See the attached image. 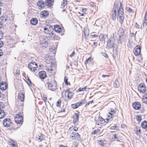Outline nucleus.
<instances>
[{
    "label": "nucleus",
    "mask_w": 147,
    "mask_h": 147,
    "mask_svg": "<svg viewBox=\"0 0 147 147\" xmlns=\"http://www.w3.org/2000/svg\"><path fill=\"white\" fill-rule=\"evenodd\" d=\"M119 3L118 2H115L114 4V6L113 8V11L112 15V18L113 20H115L117 16V11L118 12L119 22L122 24L124 21V15L123 9L122 7V3H120V6L118 8Z\"/></svg>",
    "instance_id": "nucleus-1"
},
{
    "label": "nucleus",
    "mask_w": 147,
    "mask_h": 147,
    "mask_svg": "<svg viewBox=\"0 0 147 147\" xmlns=\"http://www.w3.org/2000/svg\"><path fill=\"white\" fill-rule=\"evenodd\" d=\"M52 30L53 28L51 26L49 25H47L44 27V32L47 34H50L52 37L55 39V35L51 31Z\"/></svg>",
    "instance_id": "nucleus-2"
},
{
    "label": "nucleus",
    "mask_w": 147,
    "mask_h": 147,
    "mask_svg": "<svg viewBox=\"0 0 147 147\" xmlns=\"http://www.w3.org/2000/svg\"><path fill=\"white\" fill-rule=\"evenodd\" d=\"M21 113L17 114L15 118V122L17 124H22L23 122V117Z\"/></svg>",
    "instance_id": "nucleus-3"
},
{
    "label": "nucleus",
    "mask_w": 147,
    "mask_h": 147,
    "mask_svg": "<svg viewBox=\"0 0 147 147\" xmlns=\"http://www.w3.org/2000/svg\"><path fill=\"white\" fill-rule=\"evenodd\" d=\"M49 89L54 91L57 89V83L55 81L52 83L48 82L47 83Z\"/></svg>",
    "instance_id": "nucleus-4"
},
{
    "label": "nucleus",
    "mask_w": 147,
    "mask_h": 147,
    "mask_svg": "<svg viewBox=\"0 0 147 147\" xmlns=\"http://www.w3.org/2000/svg\"><path fill=\"white\" fill-rule=\"evenodd\" d=\"M37 64L34 62H30L28 65V68L31 71H35L37 67Z\"/></svg>",
    "instance_id": "nucleus-5"
},
{
    "label": "nucleus",
    "mask_w": 147,
    "mask_h": 147,
    "mask_svg": "<svg viewBox=\"0 0 147 147\" xmlns=\"http://www.w3.org/2000/svg\"><path fill=\"white\" fill-rule=\"evenodd\" d=\"M109 111H110V112H109L107 114V116L108 117V118L107 119V121H109V120L112 118L113 115L115 113V109L111 108H110V110Z\"/></svg>",
    "instance_id": "nucleus-6"
},
{
    "label": "nucleus",
    "mask_w": 147,
    "mask_h": 147,
    "mask_svg": "<svg viewBox=\"0 0 147 147\" xmlns=\"http://www.w3.org/2000/svg\"><path fill=\"white\" fill-rule=\"evenodd\" d=\"M113 39V38H110L107 42V48L108 49H110L112 47L115 45Z\"/></svg>",
    "instance_id": "nucleus-7"
},
{
    "label": "nucleus",
    "mask_w": 147,
    "mask_h": 147,
    "mask_svg": "<svg viewBox=\"0 0 147 147\" xmlns=\"http://www.w3.org/2000/svg\"><path fill=\"white\" fill-rule=\"evenodd\" d=\"M141 47L139 46H136L134 49V53L136 56L140 55L141 51Z\"/></svg>",
    "instance_id": "nucleus-8"
},
{
    "label": "nucleus",
    "mask_w": 147,
    "mask_h": 147,
    "mask_svg": "<svg viewBox=\"0 0 147 147\" xmlns=\"http://www.w3.org/2000/svg\"><path fill=\"white\" fill-rule=\"evenodd\" d=\"M3 124L5 127H8L11 124V121L10 119H5L3 121Z\"/></svg>",
    "instance_id": "nucleus-9"
},
{
    "label": "nucleus",
    "mask_w": 147,
    "mask_h": 147,
    "mask_svg": "<svg viewBox=\"0 0 147 147\" xmlns=\"http://www.w3.org/2000/svg\"><path fill=\"white\" fill-rule=\"evenodd\" d=\"M138 90L141 93H144L146 90L145 84H140L138 87Z\"/></svg>",
    "instance_id": "nucleus-10"
},
{
    "label": "nucleus",
    "mask_w": 147,
    "mask_h": 147,
    "mask_svg": "<svg viewBox=\"0 0 147 147\" xmlns=\"http://www.w3.org/2000/svg\"><path fill=\"white\" fill-rule=\"evenodd\" d=\"M7 87V84L5 82H1L0 84V88L2 90H5Z\"/></svg>",
    "instance_id": "nucleus-11"
},
{
    "label": "nucleus",
    "mask_w": 147,
    "mask_h": 147,
    "mask_svg": "<svg viewBox=\"0 0 147 147\" xmlns=\"http://www.w3.org/2000/svg\"><path fill=\"white\" fill-rule=\"evenodd\" d=\"M133 107L136 110L140 109L141 107V105L140 102H134L132 105Z\"/></svg>",
    "instance_id": "nucleus-12"
},
{
    "label": "nucleus",
    "mask_w": 147,
    "mask_h": 147,
    "mask_svg": "<svg viewBox=\"0 0 147 147\" xmlns=\"http://www.w3.org/2000/svg\"><path fill=\"white\" fill-rule=\"evenodd\" d=\"M119 36V38L118 39V44H121L124 41L126 38V36L125 35H122V36Z\"/></svg>",
    "instance_id": "nucleus-13"
},
{
    "label": "nucleus",
    "mask_w": 147,
    "mask_h": 147,
    "mask_svg": "<svg viewBox=\"0 0 147 147\" xmlns=\"http://www.w3.org/2000/svg\"><path fill=\"white\" fill-rule=\"evenodd\" d=\"M39 77L41 79H44L47 76L46 72L44 71H42L39 72Z\"/></svg>",
    "instance_id": "nucleus-14"
},
{
    "label": "nucleus",
    "mask_w": 147,
    "mask_h": 147,
    "mask_svg": "<svg viewBox=\"0 0 147 147\" xmlns=\"http://www.w3.org/2000/svg\"><path fill=\"white\" fill-rule=\"evenodd\" d=\"M3 107H0V119H2L4 118L5 115V113L4 111L2 110Z\"/></svg>",
    "instance_id": "nucleus-15"
},
{
    "label": "nucleus",
    "mask_w": 147,
    "mask_h": 147,
    "mask_svg": "<svg viewBox=\"0 0 147 147\" xmlns=\"http://www.w3.org/2000/svg\"><path fill=\"white\" fill-rule=\"evenodd\" d=\"M24 94L22 92L19 93L18 95V98L19 100H20L21 102H23L24 100Z\"/></svg>",
    "instance_id": "nucleus-16"
},
{
    "label": "nucleus",
    "mask_w": 147,
    "mask_h": 147,
    "mask_svg": "<svg viewBox=\"0 0 147 147\" xmlns=\"http://www.w3.org/2000/svg\"><path fill=\"white\" fill-rule=\"evenodd\" d=\"M40 15L41 17L45 18L49 15V13L47 11H44L41 12Z\"/></svg>",
    "instance_id": "nucleus-17"
},
{
    "label": "nucleus",
    "mask_w": 147,
    "mask_h": 147,
    "mask_svg": "<svg viewBox=\"0 0 147 147\" xmlns=\"http://www.w3.org/2000/svg\"><path fill=\"white\" fill-rule=\"evenodd\" d=\"M45 3L47 6H51L53 5V0H46Z\"/></svg>",
    "instance_id": "nucleus-18"
},
{
    "label": "nucleus",
    "mask_w": 147,
    "mask_h": 147,
    "mask_svg": "<svg viewBox=\"0 0 147 147\" xmlns=\"http://www.w3.org/2000/svg\"><path fill=\"white\" fill-rule=\"evenodd\" d=\"M79 115L78 114L75 113L74 116L73 122L75 123L77 122L79 120Z\"/></svg>",
    "instance_id": "nucleus-19"
},
{
    "label": "nucleus",
    "mask_w": 147,
    "mask_h": 147,
    "mask_svg": "<svg viewBox=\"0 0 147 147\" xmlns=\"http://www.w3.org/2000/svg\"><path fill=\"white\" fill-rule=\"evenodd\" d=\"M112 47L113 48V53L117 55L118 47L117 46V45L115 44L113 47Z\"/></svg>",
    "instance_id": "nucleus-20"
},
{
    "label": "nucleus",
    "mask_w": 147,
    "mask_h": 147,
    "mask_svg": "<svg viewBox=\"0 0 147 147\" xmlns=\"http://www.w3.org/2000/svg\"><path fill=\"white\" fill-rule=\"evenodd\" d=\"M124 30L122 28H119L118 31V36L124 35Z\"/></svg>",
    "instance_id": "nucleus-21"
},
{
    "label": "nucleus",
    "mask_w": 147,
    "mask_h": 147,
    "mask_svg": "<svg viewBox=\"0 0 147 147\" xmlns=\"http://www.w3.org/2000/svg\"><path fill=\"white\" fill-rule=\"evenodd\" d=\"M54 30L55 32L57 33H60L61 32V28L58 25L55 26Z\"/></svg>",
    "instance_id": "nucleus-22"
},
{
    "label": "nucleus",
    "mask_w": 147,
    "mask_h": 147,
    "mask_svg": "<svg viewBox=\"0 0 147 147\" xmlns=\"http://www.w3.org/2000/svg\"><path fill=\"white\" fill-rule=\"evenodd\" d=\"M31 24L33 25H35L38 23V21L36 18H33L30 21Z\"/></svg>",
    "instance_id": "nucleus-23"
},
{
    "label": "nucleus",
    "mask_w": 147,
    "mask_h": 147,
    "mask_svg": "<svg viewBox=\"0 0 147 147\" xmlns=\"http://www.w3.org/2000/svg\"><path fill=\"white\" fill-rule=\"evenodd\" d=\"M135 130L137 135H139L141 134V130L139 127L136 126Z\"/></svg>",
    "instance_id": "nucleus-24"
},
{
    "label": "nucleus",
    "mask_w": 147,
    "mask_h": 147,
    "mask_svg": "<svg viewBox=\"0 0 147 147\" xmlns=\"http://www.w3.org/2000/svg\"><path fill=\"white\" fill-rule=\"evenodd\" d=\"M98 144L101 146H103L106 144V142L104 140H98Z\"/></svg>",
    "instance_id": "nucleus-25"
},
{
    "label": "nucleus",
    "mask_w": 147,
    "mask_h": 147,
    "mask_svg": "<svg viewBox=\"0 0 147 147\" xmlns=\"http://www.w3.org/2000/svg\"><path fill=\"white\" fill-rule=\"evenodd\" d=\"M67 0H63L61 7L62 8H63L67 5Z\"/></svg>",
    "instance_id": "nucleus-26"
},
{
    "label": "nucleus",
    "mask_w": 147,
    "mask_h": 147,
    "mask_svg": "<svg viewBox=\"0 0 147 147\" xmlns=\"http://www.w3.org/2000/svg\"><path fill=\"white\" fill-rule=\"evenodd\" d=\"M141 125L143 128H147V122L146 121H144L142 123Z\"/></svg>",
    "instance_id": "nucleus-27"
},
{
    "label": "nucleus",
    "mask_w": 147,
    "mask_h": 147,
    "mask_svg": "<svg viewBox=\"0 0 147 147\" xmlns=\"http://www.w3.org/2000/svg\"><path fill=\"white\" fill-rule=\"evenodd\" d=\"M99 39L100 41L102 42H105V38L104 35L103 34H100L99 36Z\"/></svg>",
    "instance_id": "nucleus-28"
},
{
    "label": "nucleus",
    "mask_w": 147,
    "mask_h": 147,
    "mask_svg": "<svg viewBox=\"0 0 147 147\" xmlns=\"http://www.w3.org/2000/svg\"><path fill=\"white\" fill-rule=\"evenodd\" d=\"M142 102L144 103L147 104V94H145L143 97Z\"/></svg>",
    "instance_id": "nucleus-29"
},
{
    "label": "nucleus",
    "mask_w": 147,
    "mask_h": 147,
    "mask_svg": "<svg viewBox=\"0 0 147 147\" xmlns=\"http://www.w3.org/2000/svg\"><path fill=\"white\" fill-rule=\"evenodd\" d=\"M113 86L115 88H118L119 86V84L118 82V80H116L115 81L114 84Z\"/></svg>",
    "instance_id": "nucleus-30"
},
{
    "label": "nucleus",
    "mask_w": 147,
    "mask_h": 147,
    "mask_svg": "<svg viewBox=\"0 0 147 147\" xmlns=\"http://www.w3.org/2000/svg\"><path fill=\"white\" fill-rule=\"evenodd\" d=\"M90 36L92 38L93 40H96L98 37V36L96 34L94 35H90Z\"/></svg>",
    "instance_id": "nucleus-31"
},
{
    "label": "nucleus",
    "mask_w": 147,
    "mask_h": 147,
    "mask_svg": "<svg viewBox=\"0 0 147 147\" xmlns=\"http://www.w3.org/2000/svg\"><path fill=\"white\" fill-rule=\"evenodd\" d=\"M79 106L80 105H79L78 103H77L75 104H72L71 105V107L74 109H76L78 108Z\"/></svg>",
    "instance_id": "nucleus-32"
},
{
    "label": "nucleus",
    "mask_w": 147,
    "mask_h": 147,
    "mask_svg": "<svg viewBox=\"0 0 147 147\" xmlns=\"http://www.w3.org/2000/svg\"><path fill=\"white\" fill-rule=\"evenodd\" d=\"M13 143L11 145V147H18L17 142L12 141Z\"/></svg>",
    "instance_id": "nucleus-33"
},
{
    "label": "nucleus",
    "mask_w": 147,
    "mask_h": 147,
    "mask_svg": "<svg viewBox=\"0 0 147 147\" xmlns=\"http://www.w3.org/2000/svg\"><path fill=\"white\" fill-rule=\"evenodd\" d=\"M73 95V93L71 92H69V93H68L67 95L69 99L70 100L72 98Z\"/></svg>",
    "instance_id": "nucleus-34"
},
{
    "label": "nucleus",
    "mask_w": 147,
    "mask_h": 147,
    "mask_svg": "<svg viewBox=\"0 0 147 147\" xmlns=\"http://www.w3.org/2000/svg\"><path fill=\"white\" fill-rule=\"evenodd\" d=\"M141 117L140 115H138L136 116V119L138 122H140L141 120Z\"/></svg>",
    "instance_id": "nucleus-35"
},
{
    "label": "nucleus",
    "mask_w": 147,
    "mask_h": 147,
    "mask_svg": "<svg viewBox=\"0 0 147 147\" xmlns=\"http://www.w3.org/2000/svg\"><path fill=\"white\" fill-rule=\"evenodd\" d=\"M46 5L45 3L42 4L41 5H37L38 7V8L39 9H43L45 7V5Z\"/></svg>",
    "instance_id": "nucleus-36"
},
{
    "label": "nucleus",
    "mask_w": 147,
    "mask_h": 147,
    "mask_svg": "<svg viewBox=\"0 0 147 147\" xmlns=\"http://www.w3.org/2000/svg\"><path fill=\"white\" fill-rule=\"evenodd\" d=\"M110 129L112 130H118L119 127L116 126H115L111 127Z\"/></svg>",
    "instance_id": "nucleus-37"
},
{
    "label": "nucleus",
    "mask_w": 147,
    "mask_h": 147,
    "mask_svg": "<svg viewBox=\"0 0 147 147\" xmlns=\"http://www.w3.org/2000/svg\"><path fill=\"white\" fill-rule=\"evenodd\" d=\"M43 136L44 135L43 134H41L40 136H39V137L38 139L37 140L39 142L42 141L43 139Z\"/></svg>",
    "instance_id": "nucleus-38"
},
{
    "label": "nucleus",
    "mask_w": 147,
    "mask_h": 147,
    "mask_svg": "<svg viewBox=\"0 0 147 147\" xmlns=\"http://www.w3.org/2000/svg\"><path fill=\"white\" fill-rule=\"evenodd\" d=\"M86 88V87H84V88H79L78 91L80 92L84 91L85 90V89Z\"/></svg>",
    "instance_id": "nucleus-39"
},
{
    "label": "nucleus",
    "mask_w": 147,
    "mask_h": 147,
    "mask_svg": "<svg viewBox=\"0 0 147 147\" xmlns=\"http://www.w3.org/2000/svg\"><path fill=\"white\" fill-rule=\"evenodd\" d=\"M75 138H77L78 139L79 138H80V135L77 133L75 132Z\"/></svg>",
    "instance_id": "nucleus-40"
},
{
    "label": "nucleus",
    "mask_w": 147,
    "mask_h": 147,
    "mask_svg": "<svg viewBox=\"0 0 147 147\" xmlns=\"http://www.w3.org/2000/svg\"><path fill=\"white\" fill-rule=\"evenodd\" d=\"M78 103H79V105H80V106L82 105L83 104H85V100H82L80 102Z\"/></svg>",
    "instance_id": "nucleus-41"
},
{
    "label": "nucleus",
    "mask_w": 147,
    "mask_h": 147,
    "mask_svg": "<svg viewBox=\"0 0 147 147\" xmlns=\"http://www.w3.org/2000/svg\"><path fill=\"white\" fill-rule=\"evenodd\" d=\"M147 25V20L146 21L144 20L143 21V27H146Z\"/></svg>",
    "instance_id": "nucleus-42"
},
{
    "label": "nucleus",
    "mask_w": 147,
    "mask_h": 147,
    "mask_svg": "<svg viewBox=\"0 0 147 147\" xmlns=\"http://www.w3.org/2000/svg\"><path fill=\"white\" fill-rule=\"evenodd\" d=\"M61 100L59 99L57 102V106L59 107L61 105Z\"/></svg>",
    "instance_id": "nucleus-43"
},
{
    "label": "nucleus",
    "mask_w": 147,
    "mask_h": 147,
    "mask_svg": "<svg viewBox=\"0 0 147 147\" xmlns=\"http://www.w3.org/2000/svg\"><path fill=\"white\" fill-rule=\"evenodd\" d=\"M45 3L42 0H40L37 3V5H41L42 4H43Z\"/></svg>",
    "instance_id": "nucleus-44"
},
{
    "label": "nucleus",
    "mask_w": 147,
    "mask_h": 147,
    "mask_svg": "<svg viewBox=\"0 0 147 147\" xmlns=\"http://www.w3.org/2000/svg\"><path fill=\"white\" fill-rule=\"evenodd\" d=\"M3 32L2 31H0V40L3 37Z\"/></svg>",
    "instance_id": "nucleus-45"
},
{
    "label": "nucleus",
    "mask_w": 147,
    "mask_h": 147,
    "mask_svg": "<svg viewBox=\"0 0 147 147\" xmlns=\"http://www.w3.org/2000/svg\"><path fill=\"white\" fill-rule=\"evenodd\" d=\"M75 132H72L71 135V138H72L73 139L75 138V135L74 134Z\"/></svg>",
    "instance_id": "nucleus-46"
},
{
    "label": "nucleus",
    "mask_w": 147,
    "mask_h": 147,
    "mask_svg": "<svg viewBox=\"0 0 147 147\" xmlns=\"http://www.w3.org/2000/svg\"><path fill=\"white\" fill-rule=\"evenodd\" d=\"M67 81H68V78H67L66 77H65V79H64V81L65 82V83L67 85H68V82Z\"/></svg>",
    "instance_id": "nucleus-47"
},
{
    "label": "nucleus",
    "mask_w": 147,
    "mask_h": 147,
    "mask_svg": "<svg viewBox=\"0 0 147 147\" xmlns=\"http://www.w3.org/2000/svg\"><path fill=\"white\" fill-rule=\"evenodd\" d=\"M92 60V58L91 57H90L89 58L87 59L86 61L85 62V64H86L88 63V62L89 61H91Z\"/></svg>",
    "instance_id": "nucleus-48"
},
{
    "label": "nucleus",
    "mask_w": 147,
    "mask_h": 147,
    "mask_svg": "<svg viewBox=\"0 0 147 147\" xmlns=\"http://www.w3.org/2000/svg\"><path fill=\"white\" fill-rule=\"evenodd\" d=\"M114 140H115V139H119V137L118 136H117V135L116 134H114Z\"/></svg>",
    "instance_id": "nucleus-49"
},
{
    "label": "nucleus",
    "mask_w": 147,
    "mask_h": 147,
    "mask_svg": "<svg viewBox=\"0 0 147 147\" xmlns=\"http://www.w3.org/2000/svg\"><path fill=\"white\" fill-rule=\"evenodd\" d=\"M144 20L146 21L147 20V11L145 13V17H144Z\"/></svg>",
    "instance_id": "nucleus-50"
},
{
    "label": "nucleus",
    "mask_w": 147,
    "mask_h": 147,
    "mask_svg": "<svg viewBox=\"0 0 147 147\" xmlns=\"http://www.w3.org/2000/svg\"><path fill=\"white\" fill-rule=\"evenodd\" d=\"M135 26L137 28H139L140 27L139 25L136 22L135 23Z\"/></svg>",
    "instance_id": "nucleus-51"
},
{
    "label": "nucleus",
    "mask_w": 147,
    "mask_h": 147,
    "mask_svg": "<svg viewBox=\"0 0 147 147\" xmlns=\"http://www.w3.org/2000/svg\"><path fill=\"white\" fill-rule=\"evenodd\" d=\"M127 11L129 13H131L132 12V9L129 7L127 8Z\"/></svg>",
    "instance_id": "nucleus-52"
},
{
    "label": "nucleus",
    "mask_w": 147,
    "mask_h": 147,
    "mask_svg": "<svg viewBox=\"0 0 147 147\" xmlns=\"http://www.w3.org/2000/svg\"><path fill=\"white\" fill-rule=\"evenodd\" d=\"M98 119L100 121H103L104 120V119L102 117H99Z\"/></svg>",
    "instance_id": "nucleus-53"
},
{
    "label": "nucleus",
    "mask_w": 147,
    "mask_h": 147,
    "mask_svg": "<svg viewBox=\"0 0 147 147\" xmlns=\"http://www.w3.org/2000/svg\"><path fill=\"white\" fill-rule=\"evenodd\" d=\"M98 133V131L97 130H94L92 133V134H96Z\"/></svg>",
    "instance_id": "nucleus-54"
},
{
    "label": "nucleus",
    "mask_w": 147,
    "mask_h": 147,
    "mask_svg": "<svg viewBox=\"0 0 147 147\" xmlns=\"http://www.w3.org/2000/svg\"><path fill=\"white\" fill-rule=\"evenodd\" d=\"M3 45V43L2 41L0 40V48L2 47Z\"/></svg>",
    "instance_id": "nucleus-55"
},
{
    "label": "nucleus",
    "mask_w": 147,
    "mask_h": 147,
    "mask_svg": "<svg viewBox=\"0 0 147 147\" xmlns=\"http://www.w3.org/2000/svg\"><path fill=\"white\" fill-rule=\"evenodd\" d=\"M27 83L29 85H30L31 84V82L29 78H28V81H27Z\"/></svg>",
    "instance_id": "nucleus-56"
},
{
    "label": "nucleus",
    "mask_w": 147,
    "mask_h": 147,
    "mask_svg": "<svg viewBox=\"0 0 147 147\" xmlns=\"http://www.w3.org/2000/svg\"><path fill=\"white\" fill-rule=\"evenodd\" d=\"M78 13L80 14H81V16H84L86 14V13H81V14L80 13V12H79Z\"/></svg>",
    "instance_id": "nucleus-57"
},
{
    "label": "nucleus",
    "mask_w": 147,
    "mask_h": 147,
    "mask_svg": "<svg viewBox=\"0 0 147 147\" xmlns=\"http://www.w3.org/2000/svg\"><path fill=\"white\" fill-rule=\"evenodd\" d=\"M87 10V9H86V8H83L82 9V12H84L86 11Z\"/></svg>",
    "instance_id": "nucleus-58"
},
{
    "label": "nucleus",
    "mask_w": 147,
    "mask_h": 147,
    "mask_svg": "<svg viewBox=\"0 0 147 147\" xmlns=\"http://www.w3.org/2000/svg\"><path fill=\"white\" fill-rule=\"evenodd\" d=\"M3 55V53L1 50L0 49V57L2 56Z\"/></svg>",
    "instance_id": "nucleus-59"
},
{
    "label": "nucleus",
    "mask_w": 147,
    "mask_h": 147,
    "mask_svg": "<svg viewBox=\"0 0 147 147\" xmlns=\"http://www.w3.org/2000/svg\"><path fill=\"white\" fill-rule=\"evenodd\" d=\"M102 76L103 78H105L106 77H109V76L108 75H102Z\"/></svg>",
    "instance_id": "nucleus-60"
},
{
    "label": "nucleus",
    "mask_w": 147,
    "mask_h": 147,
    "mask_svg": "<svg viewBox=\"0 0 147 147\" xmlns=\"http://www.w3.org/2000/svg\"><path fill=\"white\" fill-rule=\"evenodd\" d=\"M103 55L106 58H108V55H107L105 53H104L103 54Z\"/></svg>",
    "instance_id": "nucleus-61"
},
{
    "label": "nucleus",
    "mask_w": 147,
    "mask_h": 147,
    "mask_svg": "<svg viewBox=\"0 0 147 147\" xmlns=\"http://www.w3.org/2000/svg\"><path fill=\"white\" fill-rule=\"evenodd\" d=\"M65 92L66 93L68 92V93H69V92H70V89H68L67 90H66L65 91Z\"/></svg>",
    "instance_id": "nucleus-62"
},
{
    "label": "nucleus",
    "mask_w": 147,
    "mask_h": 147,
    "mask_svg": "<svg viewBox=\"0 0 147 147\" xmlns=\"http://www.w3.org/2000/svg\"><path fill=\"white\" fill-rule=\"evenodd\" d=\"M75 53L74 52H73L70 55V56L71 57H72L75 54Z\"/></svg>",
    "instance_id": "nucleus-63"
},
{
    "label": "nucleus",
    "mask_w": 147,
    "mask_h": 147,
    "mask_svg": "<svg viewBox=\"0 0 147 147\" xmlns=\"http://www.w3.org/2000/svg\"><path fill=\"white\" fill-rule=\"evenodd\" d=\"M65 109H64V108H63V109H62L61 110L60 112H65Z\"/></svg>",
    "instance_id": "nucleus-64"
}]
</instances>
